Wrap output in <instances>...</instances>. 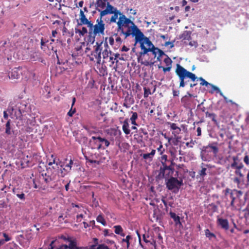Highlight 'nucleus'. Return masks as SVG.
Returning <instances> with one entry per match:
<instances>
[{
    "label": "nucleus",
    "instance_id": "obj_1",
    "mask_svg": "<svg viewBox=\"0 0 249 249\" xmlns=\"http://www.w3.org/2000/svg\"><path fill=\"white\" fill-rule=\"evenodd\" d=\"M130 24H131L132 26H129V24H128L127 26H122L121 29H118V31H121V33L125 36V38L130 35L135 36V45H136L138 41L141 40L143 36V33L132 21L130 22Z\"/></svg>",
    "mask_w": 249,
    "mask_h": 249
},
{
    "label": "nucleus",
    "instance_id": "obj_2",
    "mask_svg": "<svg viewBox=\"0 0 249 249\" xmlns=\"http://www.w3.org/2000/svg\"><path fill=\"white\" fill-rule=\"evenodd\" d=\"M217 143H210L207 146H203L200 151V157L204 161H210L213 156L216 157L218 153L219 149L215 145Z\"/></svg>",
    "mask_w": 249,
    "mask_h": 249
},
{
    "label": "nucleus",
    "instance_id": "obj_3",
    "mask_svg": "<svg viewBox=\"0 0 249 249\" xmlns=\"http://www.w3.org/2000/svg\"><path fill=\"white\" fill-rule=\"evenodd\" d=\"M176 73L178 76L179 81V87L183 88L185 86V79L186 78L190 79L192 81H195L197 78L196 75L187 71L179 64L177 65V68L175 71Z\"/></svg>",
    "mask_w": 249,
    "mask_h": 249
},
{
    "label": "nucleus",
    "instance_id": "obj_4",
    "mask_svg": "<svg viewBox=\"0 0 249 249\" xmlns=\"http://www.w3.org/2000/svg\"><path fill=\"white\" fill-rule=\"evenodd\" d=\"M113 15L111 17L110 19V22H116L118 16H120L119 20L117 22L118 29H121L122 26H127L128 24H130V22H131L130 19L127 18L119 10H116L115 11V13H113Z\"/></svg>",
    "mask_w": 249,
    "mask_h": 249
},
{
    "label": "nucleus",
    "instance_id": "obj_5",
    "mask_svg": "<svg viewBox=\"0 0 249 249\" xmlns=\"http://www.w3.org/2000/svg\"><path fill=\"white\" fill-rule=\"evenodd\" d=\"M182 185V180H178L175 177H172L166 180L167 188L175 193L178 192L180 186Z\"/></svg>",
    "mask_w": 249,
    "mask_h": 249
},
{
    "label": "nucleus",
    "instance_id": "obj_6",
    "mask_svg": "<svg viewBox=\"0 0 249 249\" xmlns=\"http://www.w3.org/2000/svg\"><path fill=\"white\" fill-rule=\"evenodd\" d=\"M140 43V47L141 51L140 52V56L144 55L151 50L150 47H154V45L151 41L147 37L144 36L143 34V36L140 41L138 43Z\"/></svg>",
    "mask_w": 249,
    "mask_h": 249
},
{
    "label": "nucleus",
    "instance_id": "obj_7",
    "mask_svg": "<svg viewBox=\"0 0 249 249\" xmlns=\"http://www.w3.org/2000/svg\"><path fill=\"white\" fill-rule=\"evenodd\" d=\"M96 22L97 23L94 25H93L92 23V27H89V31L91 30V33H92L93 35H97V34H101L104 35L105 25L102 20V18H101L100 16V18L96 20Z\"/></svg>",
    "mask_w": 249,
    "mask_h": 249
},
{
    "label": "nucleus",
    "instance_id": "obj_8",
    "mask_svg": "<svg viewBox=\"0 0 249 249\" xmlns=\"http://www.w3.org/2000/svg\"><path fill=\"white\" fill-rule=\"evenodd\" d=\"M90 142L95 144L96 146L94 148H97V149L101 148L103 144H105L106 147H107L109 145V142L107 140L100 137L92 136L90 140Z\"/></svg>",
    "mask_w": 249,
    "mask_h": 249
},
{
    "label": "nucleus",
    "instance_id": "obj_9",
    "mask_svg": "<svg viewBox=\"0 0 249 249\" xmlns=\"http://www.w3.org/2000/svg\"><path fill=\"white\" fill-rule=\"evenodd\" d=\"M57 249H88L86 247L77 246L76 242L72 240H69V244L62 245Z\"/></svg>",
    "mask_w": 249,
    "mask_h": 249
},
{
    "label": "nucleus",
    "instance_id": "obj_10",
    "mask_svg": "<svg viewBox=\"0 0 249 249\" xmlns=\"http://www.w3.org/2000/svg\"><path fill=\"white\" fill-rule=\"evenodd\" d=\"M80 21L78 22L77 26H81L82 25H87L88 27H92V22L91 21H89L86 18L84 12L80 10Z\"/></svg>",
    "mask_w": 249,
    "mask_h": 249
},
{
    "label": "nucleus",
    "instance_id": "obj_11",
    "mask_svg": "<svg viewBox=\"0 0 249 249\" xmlns=\"http://www.w3.org/2000/svg\"><path fill=\"white\" fill-rule=\"evenodd\" d=\"M80 21L78 22L77 26H81L82 25H87L88 27H92V22L91 21H89L86 18L84 12L80 10Z\"/></svg>",
    "mask_w": 249,
    "mask_h": 249
},
{
    "label": "nucleus",
    "instance_id": "obj_12",
    "mask_svg": "<svg viewBox=\"0 0 249 249\" xmlns=\"http://www.w3.org/2000/svg\"><path fill=\"white\" fill-rule=\"evenodd\" d=\"M97 10L100 12V17L101 18H103L106 15L111 14H113V13H115V11L118 10L107 2V8L105 10L102 11L101 9L97 8Z\"/></svg>",
    "mask_w": 249,
    "mask_h": 249
},
{
    "label": "nucleus",
    "instance_id": "obj_13",
    "mask_svg": "<svg viewBox=\"0 0 249 249\" xmlns=\"http://www.w3.org/2000/svg\"><path fill=\"white\" fill-rule=\"evenodd\" d=\"M217 222L218 225H219L222 229L226 231L229 229V222L227 219L218 218Z\"/></svg>",
    "mask_w": 249,
    "mask_h": 249
},
{
    "label": "nucleus",
    "instance_id": "obj_14",
    "mask_svg": "<svg viewBox=\"0 0 249 249\" xmlns=\"http://www.w3.org/2000/svg\"><path fill=\"white\" fill-rule=\"evenodd\" d=\"M30 59L32 61H41L42 62L41 60V53L38 52H31L30 55Z\"/></svg>",
    "mask_w": 249,
    "mask_h": 249
},
{
    "label": "nucleus",
    "instance_id": "obj_15",
    "mask_svg": "<svg viewBox=\"0 0 249 249\" xmlns=\"http://www.w3.org/2000/svg\"><path fill=\"white\" fill-rule=\"evenodd\" d=\"M9 78L12 79H18L20 77V73L18 71L17 68L13 69L10 73H9Z\"/></svg>",
    "mask_w": 249,
    "mask_h": 249
},
{
    "label": "nucleus",
    "instance_id": "obj_16",
    "mask_svg": "<svg viewBox=\"0 0 249 249\" xmlns=\"http://www.w3.org/2000/svg\"><path fill=\"white\" fill-rule=\"evenodd\" d=\"M129 124L128 122V119H125L123 122V125L122 129L124 133L126 134H129L130 133V130L129 128Z\"/></svg>",
    "mask_w": 249,
    "mask_h": 249
},
{
    "label": "nucleus",
    "instance_id": "obj_17",
    "mask_svg": "<svg viewBox=\"0 0 249 249\" xmlns=\"http://www.w3.org/2000/svg\"><path fill=\"white\" fill-rule=\"evenodd\" d=\"M191 33L192 32L190 31H185L180 35L179 38H182L183 40H190L191 39Z\"/></svg>",
    "mask_w": 249,
    "mask_h": 249
},
{
    "label": "nucleus",
    "instance_id": "obj_18",
    "mask_svg": "<svg viewBox=\"0 0 249 249\" xmlns=\"http://www.w3.org/2000/svg\"><path fill=\"white\" fill-rule=\"evenodd\" d=\"M169 214L171 217L174 220L176 225H181L179 216L177 215L175 213L171 212H170Z\"/></svg>",
    "mask_w": 249,
    "mask_h": 249
},
{
    "label": "nucleus",
    "instance_id": "obj_19",
    "mask_svg": "<svg viewBox=\"0 0 249 249\" xmlns=\"http://www.w3.org/2000/svg\"><path fill=\"white\" fill-rule=\"evenodd\" d=\"M13 192L16 195V196L21 200H24L25 199V195L22 192L20 191L18 189L13 188Z\"/></svg>",
    "mask_w": 249,
    "mask_h": 249
},
{
    "label": "nucleus",
    "instance_id": "obj_20",
    "mask_svg": "<svg viewBox=\"0 0 249 249\" xmlns=\"http://www.w3.org/2000/svg\"><path fill=\"white\" fill-rule=\"evenodd\" d=\"M16 108L17 109L15 110L13 116L16 119H20L22 116V112L18 104L16 105Z\"/></svg>",
    "mask_w": 249,
    "mask_h": 249
},
{
    "label": "nucleus",
    "instance_id": "obj_21",
    "mask_svg": "<svg viewBox=\"0 0 249 249\" xmlns=\"http://www.w3.org/2000/svg\"><path fill=\"white\" fill-rule=\"evenodd\" d=\"M11 120H8L5 124V133L7 135H10L12 132L14 133V131L11 129Z\"/></svg>",
    "mask_w": 249,
    "mask_h": 249
},
{
    "label": "nucleus",
    "instance_id": "obj_22",
    "mask_svg": "<svg viewBox=\"0 0 249 249\" xmlns=\"http://www.w3.org/2000/svg\"><path fill=\"white\" fill-rule=\"evenodd\" d=\"M106 0H97L95 3L96 9H99V8H100V9H104L106 6Z\"/></svg>",
    "mask_w": 249,
    "mask_h": 249
},
{
    "label": "nucleus",
    "instance_id": "obj_23",
    "mask_svg": "<svg viewBox=\"0 0 249 249\" xmlns=\"http://www.w3.org/2000/svg\"><path fill=\"white\" fill-rule=\"evenodd\" d=\"M166 170H168V169H164V168H160V173L158 175V177L159 178H166V176H168L170 174V172L168 173H166Z\"/></svg>",
    "mask_w": 249,
    "mask_h": 249
},
{
    "label": "nucleus",
    "instance_id": "obj_24",
    "mask_svg": "<svg viewBox=\"0 0 249 249\" xmlns=\"http://www.w3.org/2000/svg\"><path fill=\"white\" fill-rule=\"evenodd\" d=\"M205 115L206 117L211 119L213 121L214 124H218V122L217 120L215 119L216 116L215 114L213 113H209V112L207 111L205 112Z\"/></svg>",
    "mask_w": 249,
    "mask_h": 249
},
{
    "label": "nucleus",
    "instance_id": "obj_25",
    "mask_svg": "<svg viewBox=\"0 0 249 249\" xmlns=\"http://www.w3.org/2000/svg\"><path fill=\"white\" fill-rule=\"evenodd\" d=\"M156 150L153 149L151 152L149 153L143 154L142 155V157L145 160H152L153 157L155 154Z\"/></svg>",
    "mask_w": 249,
    "mask_h": 249
},
{
    "label": "nucleus",
    "instance_id": "obj_26",
    "mask_svg": "<svg viewBox=\"0 0 249 249\" xmlns=\"http://www.w3.org/2000/svg\"><path fill=\"white\" fill-rule=\"evenodd\" d=\"M96 35H93L92 33H91V30L89 31V36L88 37V42L90 43L91 44H93L95 40V37Z\"/></svg>",
    "mask_w": 249,
    "mask_h": 249
},
{
    "label": "nucleus",
    "instance_id": "obj_27",
    "mask_svg": "<svg viewBox=\"0 0 249 249\" xmlns=\"http://www.w3.org/2000/svg\"><path fill=\"white\" fill-rule=\"evenodd\" d=\"M89 249H110L107 245L105 244H100L97 246V245H91Z\"/></svg>",
    "mask_w": 249,
    "mask_h": 249
},
{
    "label": "nucleus",
    "instance_id": "obj_28",
    "mask_svg": "<svg viewBox=\"0 0 249 249\" xmlns=\"http://www.w3.org/2000/svg\"><path fill=\"white\" fill-rule=\"evenodd\" d=\"M75 33L79 34L80 36H84L85 34L88 33V30L85 27H83L82 30H79L75 28Z\"/></svg>",
    "mask_w": 249,
    "mask_h": 249
},
{
    "label": "nucleus",
    "instance_id": "obj_29",
    "mask_svg": "<svg viewBox=\"0 0 249 249\" xmlns=\"http://www.w3.org/2000/svg\"><path fill=\"white\" fill-rule=\"evenodd\" d=\"M41 176L42 179L46 183H49L50 182L53 180V178L47 175L46 173L44 174H42Z\"/></svg>",
    "mask_w": 249,
    "mask_h": 249
},
{
    "label": "nucleus",
    "instance_id": "obj_30",
    "mask_svg": "<svg viewBox=\"0 0 249 249\" xmlns=\"http://www.w3.org/2000/svg\"><path fill=\"white\" fill-rule=\"evenodd\" d=\"M162 163V167L161 168H164V169H168L169 171H170L173 173L174 172V168L171 167V166H168L167 165V161H161Z\"/></svg>",
    "mask_w": 249,
    "mask_h": 249
},
{
    "label": "nucleus",
    "instance_id": "obj_31",
    "mask_svg": "<svg viewBox=\"0 0 249 249\" xmlns=\"http://www.w3.org/2000/svg\"><path fill=\"white\" fill-rule=\"evenodd\" d=\"M205 234L206 236L209 238L210 239L215 238L216 237L215 234L212 232H211L209 229H206L205 231Z\"/></svg>",
    "mask_w": 249,
    "mask_h": 249
},
{
    "label": "nucleus",
    "instance_id": "obj_32",
    "mask_svg": "<svg viewBox=\"0 0 249 249\" xmlns=\"http://www.w3.org/2000/svg\"><path fill=\"white\" fill-rule=\"evenodd\" d=\"M72 164H73V161L71 160H70L69 163L65 165V168H63V170H64L65 172H66V173H68L71 170V166Z\"/></svg>",
    "mask_w": 249,
    "mask_h": 249
},
{
    "label": "nucleus",
    "instance_id": "obj_33",
    "mask_svg": "<svg viewBox=\"0 0 249 249\" xmlns=\"http://www.w3.org/2000/svg\"><path fill=\"white\" fill-rule=\"evenodd\" d=\"M17 109L16 106L15 107L12 106V105H10L7 109V111L10 114V115L12 116L14 115L15 110Z\"/></svg>",
    "mask_w": 249,
    "mask_h": 249
},
{
    "label": "nucleus",
    "instance_id": "obj_34",
    "mask_svg": "<svg viewBox=\"0 0 249 249\" xmlns=\"http://www.w3.org/2000/svg\"><path fill=\"white\" fill-rule=\"evenodd\" d=\"M96 220L97 222L101 223L103 225L105 226L106 225V222L103 217L102 215H99L96 218Z\"/></svg>",
    "mask_w": 249,
    "mask_h": 249
},
{
    "label": "nucleus",
    "instance_id": "obj_35",
    "mask_svg": "<svg viewBox=\"0 0 249 249\" xmlns=\"http://www.w3.org/2000/svg\"><path fill=\"white\" fill-rule=\"evenodd\" d=\"M131 238H132V237L130 235H127V236H126L125 238L123 239L122 240V243H123V242L126 243V244H127L126 248L127 249H128L129 247V245H130L129 240Z\"/></svg>",
    "mask_w": 249,
    "mask_h": 249
},
{
    "label": "nucleus",
    "instance_id": "obj_36",
    "mask_svg": "<svg viewBox=\"0 0 249 249\" xmlns=\"http://www.w3.org/2000/svg\"><path fill=\"white\" fill-rule=\"evenodd\" d=\"M109 54H111V52L109 50L108 51L107 48L105 49L102 53L103 57L104 59L107 58L108 57Z\"/></svg>",
    "mask_w": 249,
    "mask_h": 249
},
{
    "label": "nucleus",
    "instance_id": "obj_37",
    "mask_svg": "<svg viewBox=\"0 0 249 249\" xmlns=\"http://www.w3.org/2000/svg\"><path fill=\"white\" fill-rule=\"evenodd\" d=\"M103 43V42H101L100 43H99L98 42H96V46L95 49V52L96 53H98L100 51L101 53L102 48H101V45Z\"/></svg>",
    "mask_w": 249,
    "mask_h": 249
},
{
    "label": "nucleus",
    "instance_id": "obj_38",
    "mask_svg": "<svg viewBox=\"0 0 249 249\" xmlns=\"http://www.w3.org/2000/svg\"><path fill=\"white\" fill-rule=\"evenodd\" d=\"M170 128L174 130L178 129V132H177V134H178L181 131L180 128L177 126L175 123L170 124Z\"/></svg>",
    "mask_w": 249,
    "mask_h": 249
},
{
    "label": "nucleus",
    "instance_id": "obj_39",
    "mask_svg": "<svg viewBox=\"0 0 249 249\" xmlns=\"http://www.w3.org/2000/svg\"><path fill=\"white\" fill-rule=\"evenodd\" d=\"M164 62L167 66L172 67V61L168 56H167L166 58L164 59Z\"/></svg>",
    "mask_w": 249,
    "mask_h": 249
},
{
    "label": "nucleus",
    "instance_id": "obj_40",
    "mask_svg": "<svg viewBox=\"0 0 249 249\" xmlns=\"http://www.w3.org/2000/svg\"><path fill=\"white\" fill-rule=\"evenodd\" d=\"M198 80H200L201 81V83L200 84L201 86H205L206 87L210 86L211 83H208L207 82L205 79H204L202 77H199L198 78Z\"/></svg>",
    "mask_w": 249,
    "mask_h": 249
},
{
    "label": "nucleus",
    "instance_id": "obj_41",
    "mask_svg": "<svg viewBox=\"0 0 249 249\" xmlns=\"http://www.w3.org/2000/svg\"><path fill=\"white\" fill-rule=\"evenodd\" d=\"M114 228H115V232L116 234H121V233L123 231V229L121 226H115Z\"/></svg>",
    "mask_w": 249,
    "mask_h": 249
},
{
    "label": "nucleus",
    "instance_id": "obj_42",
    "mask_svg": "<svg viewBox=\"0 0 249 249\" xmlns=\"http://www.w3.org/2000/svg\"><path fill=\"white\" fill-rule=\"evenodd\" d=\"M140 59H141V56L139 57L138 58V61L139 62H140L142 64H143L146 66H151L153 64V63L151 62V63H150L149 61H140Z\"/></svg>",
    "mask_w": 249,
    "mask_h": 249
},
{
    "label": "nucleus",
    "instance_id": "obj_43",
    "mask_svg": "<svg viewBox=\"0 0 249 249\" xmlns=\"http://www.w3.org/2000/svg\"><path fill=\"white\" fill-rule=\"evenodd\" d=\"M233 193V191H231V192L230 193V197L231 199V206H234V200L235 199V197L234 196Z\"/></svg>",
    "mask_w": 249,
    "mask_h": 249
},
{
    "label": "nucleus",
    "instance_id": "obj_44",
    "mask_svg": "<svg viewBox=\"0 0 249 249\" xmlns=\"http://www.w3.org/2000/svg\"><path fill=\"white\" fill-rule=\"evenodd\" d=\"M207 169L206 168H202V169L199 172V175L203 178L204 176L206 175V171Z\"/></svg>",
    "mask_w": 249,
    "mask_h": 249
},
{
    "label": "nucleus",
    "instance_id": "obj_45",
    "mask_svg": "<svg viewBox=\"0 0 249 249\" xmlns=\"http://www.w3.org/2000/svg\"><path fill=\"white\" fill-rule=\"evenodd\" d=\"M150 89H149L144 88V97H147L149 94H151Z\"/></svg>",
    "mask_w": 249,
    "mask_h": 249
},
{
    "label": "nucleus",
    "instance_id": "obj_46",
    "mask_svg": "<svg viewBox=\"0 0 249 249\" xmlns=\"http://www.w3.org/2000/svg\"><path fill=\"white\" fill-rule=\"evenodd\" d=\"M143 239L144 240V241L147 243H150L151 245H155V244H156V242L154 240H153L152 241H150L149 240H148L146 238V236H145V234H143Z\"/></svg>",
    "mask_w": 249,
    "mask_h": 249
},
{
    "label": "nucleus",
    "instance_id": "obj_47",
    "mask_svg": "<svg viewBox=\"0 0 249 249\" xmlns=\"http://www.w3.org/2000/svg\"><path fill=\"white\" fill-rule=\"evenodd\" d=\"M181 102L184 104H187L188 103L189 100L187 95H185L181 99Z\"/></svg>",
    "mask_w": 249,
    "mask_h": 249
},
{
    "label": "nucleus",
    "instance_id": "obj_48",
    "mask_svg": "<svg viewBox=\"0 0 249 249\" xmlns=\"http://www.w3.org/2000/svg\"><path fill=\"white\" fill-rule=\"evenodd\" d=\"M150 49L149 52H151L152 53L155 55V57L156 56L157 53H158V52L157 51V48H155L154 46V47H150Z\"/></svg>",
    "mask_w": 249,
    "mask_h": 249
},
{
    "label": "nucleus",
    "instance_id": "obj_49",
    "mask_svg": "<svg viewBox=\"0 0 249 249\" xmlns=\"http://www.w3.org/2000/svg\"><path fill=\"white\" fill-rule=\"evenodd\" d=\"M104 234L105 236H115V235L113 234V233L111 232L109 233V231L108 230L105 229L104 231Z\"/></svg>",
    "mask_w": 249,
    "mask_h": 249
},
{
    "label": "nucleus",
    "instance_id": "obj_50",
    "mask_svg": "<svg viewBox=\"0 0 249 249\" xmlns=\"http://www.w3.org/2000/svg\"><path fill=\"white\" fill-rule=\"evenodd\" d=\"M132 115L130 118V120H136L138 118V114L136 112H131Z\"/></svg>",
    "mask_w": 249,
    "mask_h": 249
},
{
    "label": "nucleus",
    "instance_id": "obj_51",
    "mask_svg": "<svg viewBox=\"0 0 249 249\" xmlns=\"http://www.w3.org/2000/svg\"><path fill=\"white\" fill-rule=\"evenodd\" d=\"M157 51L158 52V53L159 54V56L158 57V59H159V57H161L163 55H165L164 53L161 50L158 49L157 48Z\"/></svg>",
    "mask_w": 249,
    "mask_h": 249
},
{
    "label": "nucleus",
    "instance_id": "obj_52",
    "mask_svg": "<svg viewBox=\"0 0 249 249\" xmlns=\"http://www.w3.org/2000/svg\"><path fill=\"white\" fill-rule=\"evenodd\" d=\"M3 237H4V239H3V240L5 242L9 241L11 240V238H10L6 233H3Z\"/></svg>",
    "mask_w": 249,
    "mask_h": 249
},
{
    "label": "nucleus",
    "instance_id": "obj_53",
    "mask_svg": "<svg viewBox=\"0 0 249 249\" xmlns=\"http://www.w3.org/2000/svg\"><path fill=\"white\" fill-rule=\"evenodd\" d=\"M75 109L74 108V109L72 110V108H71V109L68 112V115L70 116V117H71V116H72L73 114L75 113Z\"/></svg>",
    "mask_w": 249,
    "mask_h": 249
},
{
    "label": "nucleus",
    "instance_id": "obj_54",
    "mask_svg": "<svg viewBox=\"0 0 249 249\" xmlns=\"http://www.w3.org/2000/svg\"><path fill=\"white\" fill-rule=\"evenodd\" d=\"M210 86L212 88L213 90L216 91V92H220V89L218 87L212 84H211Z\"/></svg>",
    "mask_w": 249,
    "mask_h": 249
},
{
    "label": "nucleus",
    "instance_id": "obj_55",
    "mask_svg": "<svg viewBox=\"0 0 249 249\" xmlns=\"http://www.w3.org/2000/svg\"><path fill=\"white\" fill-rule=\"evenodd\" d=\"M157 150L159 152H160V154H162L163 152L164 151V150L163 149V146L161 144V142H160V145L159 147L157 148Z\"/></svg>",
    "mask_w": 249,
    "mask_h": 249
},
{
    "label": "nucleus",
    "instance_id": "obj_56",
    "mask_svg": "<svg viewBox=\"0 0 249 249\" xmlns=\"http://www.w3.org/2000/svg\"><path fill=\"white\" fill-rule=\"evenodd\" d=\"M235 174L237 175H238L239 176H240V177H244V175H243V174L241 173L240 170H239V169H236L235 171Z\"/></svg>",
    "mask_w": 249,
    "mask_h": 249
},
{
    "label": "nucleus",
    "instance_id": "obj_57",
    "mask_svg": "<svg viewBox=\"0 0 249 249\" xmlns=\"http://www.w3.org/2000/svg\"><path fill=\"white\" fill-rule=\"evenodd\" d=\"M244 161L247 165H249V157L248 155H246L244 158Z\"/></svg>",
    "mask_w": 249,
    "mask_h": 249
},
{
    "label": "nucleus",
    "instance_id": "obj_58",
    "mask_svg": "<svg viewBox=\"0 0 249 249\" xmlns=\"http://www.w3.org/2000/svg\"><path fill=\"white\" fill-rule=\"evenodd\" d=\"M164 45L165 46H167L168 45H170V48H172L174 46L173 42H170V41L166 42L165 43V45Z\"/></svg>",
    "mask_w": 249,
    "mask_h": 249
},
{
    "label": "nucleus",
    "instance_id": "obj_59",
    "mask_svg": "<svg viewBox=\"0 0 249 249\" xmlns=\"http://www.w3.org/2000/svg\"><path fill=\"white\" fill-rule=\"evenodd\" d=\"M161 161H167L169 162L170 160H167V156L166 155H164L161 157Z\"/></svg>",
    "mask_w": 249,
    "mask_h": 249
},
{
    "label": "nucleus",
    "instance_id": "obj_60",
    "mask_svg": "<svg viewBox=\"0 0 249 249\" xmlns=\"http://www.w3.org/2000/svg\"><path fill=\"white\" fill-rule=\"evenodd\" d=\"M189 44L192 47L194 46L195 47H196L197 46V43L195 41L190 42Z\"/></svg>",
    "mask_w": 249,
    "mask_h": 249
},
{
    "label": "nucleus",
    "instance_id": "obj_61",
    "mask_svg": "<svg viewBox=\"0 0 249 249\" xmlns=\"http://www.w3.org/2000/svg\"><path fill=\"white\" fill-rule=\"evenodd\" d=\"M233 181L234 183H237V184H239L241 182L240 179L237 177L234 178Z\"/></svg>",
    "mask_w": 249,
    "mask_h": 249
},
{
    "label": "nucleus",
    "instance_id": "obj_62",
    "mask_svg": "<svg viewBox=\"0 0 249 249\" xmlns=\"http://www.w3.org/2000/svg\"><path fill=\"white\" fill-rule=\"evenodd\" d=\"M237 165V162H233V163L231 164V167L232 168H235L236 169Z\"/></svg>",
    "mask_w": 249,
    "mask_h": 249
},
{
    "label": "nucleus",
    "instance_id": "obj_63",
    "mask_svg": "<svg viewBox=\"0 0 249 249\" xmlns=\"http://www.w3.org/2000/svg\"><path fill=\"white\" fill-rule=\"evenodd\" d=\"M173 94L174 96H178L179 94V91L173 89Z\"/></svg>",
    "mask_w": 249,
    "mask_h": 249
},
{
    "label": "nucleus",
    "instance_id": "obj_64",
    "mask_svg": "<svg viewBox=\"0 0 249 249\" xmlns=\"http://www.w3.org/2000/svg\"><path fill=\"white\" fill-rule=\"evenodd\" d=\"M125 102H127L128 101L130 104H133L134 103L133 99L130 97V98L127 97V98L125 99Z\"/></svg>",
    "mask_w": 249,
    "mask_h": 249
}]
</instances>
